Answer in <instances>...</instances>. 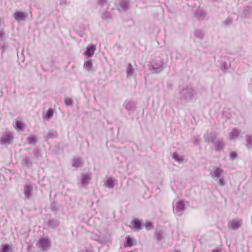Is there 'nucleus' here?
Instances as JSON below:
<instances>
[{
  "instance_id": "nucleus-45",
  "label": "nucleus",
  "mask_w": 252,
  "mask_h": 252,
  "mask_svg": "<svg viewBox=\"0 0 252 252\" xmlns=\"http://www.w3.org/2000/svg\"><path fill=\"white\" fill-rule=\"evenodd\" d=\"M16 126L17 128L19 129H22L23 128V126L22 123L19 121H17L16 122Z\"/></svg>"
},
{
  "instance_id": "nucleus-31",
  "label": "nucleus",
  "mask_w": 252,
  "mask_h": 252,
  "mask_svg": "<svg viewBox=\"0 0 252 252\" xmlns=\"http://www.w3.org/2000/svg\"><path fill=\"white\" fill-rule=\"evenodd\" d=\"M232 22L233 21L232 18L230 17H228L222 22V26H226L231 24Z\"/></svg>"
},
{
  "instance_id": "nucleus-38",
  "label": "nucleus",
  "mask_w": 252,
  "mask_h": 252,
  "mask_svg": "<svg viewBox=\"0 0 252 252\" xmlns=\"http://www.w3.org/2000/svg\"><path fill=\"white\" fill-rule=\"evenodd\" d=\"M107 187L109 189H112L114 187L113 181L112 179H109L107 180Z\"/></svg>"
},
{
  "instance_id": "nucleus-7",
  "label": "nucleus",
  "mask_w": 252,
  "mask_h": 252,
  "mask_svg": "<svg viewBox=\"0 0 252 252\" xmlns=\"http://www.w3.org/2000/svg\"><path fill=\"white\" fill-rule=\"evenodd\" d=\"M185 209V205L184 201L181 200L179 201L176 205V213L178 216L183 215L184 211Z\"/></svg>"
},
{
  "instance_id": "nucleus-36",
  "label": "nucleus",
  "mask_w": 252,
  "mask_h": 252,
  "mask_svg": "<svg viewBox=\"0 0 252 252\" xmlns=\"http://www.w3.org/2000/svg\"><path fill=\"white\" fill-rule=\"evenodd\" d=\"M172 158L176 161L178 162H181L182 161V158H181L178 154H174L172 156Z\"/></svg>"
},
{
  "instance_id": "nucleus-19",
  "label": "nucleus",
  "mask_w": 252,
  "mask_h": 252,
  "mask_svg": "<svg viewBox=\"0 0 252 252\" xmlns=\"http://www.w3.org/2000/svg\"><path fill=\"white\" fill-rule=\"evenodd\" d=\"M216 146V150L217 151H220L223 149L224 144L222 139H220L218 141L215 143Z\"/></svg>"
},
{
  "instance_id": "nucleus-22",
  "label": "nucleus",
  "mask_w": 252,
  "mask_h": 252,
  "mask_svg": "<svg viewBox=\"0 0 252 252\" xmlns=\"http://www.w3.org/2000/svg\"><path fill=\"white\" fill-rule=\"evenodd\" d=\"M223 173V170L219 168V167H216L215 171L214 172V175H212V178H220V174H222Z\"/></svg>"
},
{
  "instance_id": "nucleus-21",
  "label": "nucleus",
  "mask_w": 252,
  "mask_h": 252,
  "mask_svg": "<svg viewBox=\"0 0 252 252\" xmlns=\"http://www.w3.org/2000/svg\"><path fill=\"white\" fill-rule=\"evenodd\" d=\"M134 224V229L136 231L141 229V221L138 220H134L131 222Z\"/></svg>"
},
{
  "instance_id": "nucleus-11",
  "label": "nucleus",
  "mask_w": 252,
  "mask_h": 252,
  "mask_svg": "<svg viewBox=\"0 0 252 252\" xmlns=\"http://www.w3.org/2000/svg\"><path fill=\"white\" fill-rule=\"evenodd\" d=\"M126 73L128 78H130V77H135V70L130 63H129L127 65L126 69Z\"/></svg>"
},
{
  "instance_id": "nucleus-3",
  "label": "nucleus",
  "mask_w": 252,
  "mask_h": 252,
  "mask_svg": "<svg viewBox=\"0 0 252 252\" xmlns=\"http://www.w3.org/2000/svg\"><path fill=\"white\" fill-rule=\"evenodd\" d=\"M36 246L42 252L48 251L51 246L50 238L47 236L40 238Z\"/></svg>"
},
{
  "instance_id": "nucleus-30",
  "label": "nucleus",
  "mask_w": 252,
  "mask_h": 252,
  "mask_svg": "<svg viewBox=\"0 0 252 252\" xmlns=\"http://www.w3.org/2000/svg\"><path fill=\"white\" fill-rule=\"evenodd\" d=\"M252 11V8L251 6L247 5L244 7V13L246 15H248L251 14Z\"/></svg>"
},
{
  "instance_id": "nucleus-4",
  "label": "nucleus",
  "mask_w": 252,
  "mask_h": 252,
  "mask_svg": "<svg viewBox=\"0 0 252 252\" xmlns=\"http://www.w3.org/2000/svg\"><path fill=\"white\" fill-rule=\"evenodd\" d=\"M13 17L17 21H25L28 18V14L27 12L16 11L13 15Z\"/></svg>"
},
{
  "instance_id": "nucleus-8",
  "label": "nucleus",
  "mask_w": 252,
  "mask_h": 252,
  "mask_svg": "<svg viewBox=\"0 0 252 252\" xmlns=\"http://www.w3.org/2000/svg\"><path fill=\"white\" fill-rule=\"evenodd\" d=\"M95 50L96 47L94 44L89 45L86 48V50L84 52V55L86 56L88 58H90L94 55Z\"/></svg>"
},
{
  "instance_id": "nucleus-35",
  "label": "nucleus",
  "mask_w": 252,
  "mask_h": 252,
  "mask_svg": "<svg viewBox=\"0 0 252 252\" xmlns=\"http://www.w3.org/2000/svg\"><path fill=\"white\" fill-rule=\"evenodd\" d=\"M145 227L147 230H151L153 228V223L151 221H146Z\"/></svg>"
},
{
  "instance_id": "nucleus-29",
  "label": "nucleus",
  "mask_w": 252,
  "mask_h": 252,
  "mask_svg": "<svg viewBox=\"0 0 252 252\" xmlns=\"http://www.w3.org/2000/svg\"><path fill=\"white\" fill-rule=\"evenodd\" d=\"M230 63H227L226 62H223L220 64V69L222 70H227L230 67Z\"/></svg>"
},
{
  "instance_id": "nucleus-10",
  "label": "nucleus",
  "mask_w": 252,
  "mask_h": 252,
  "mask_svg": "<svg viewBox=\"0 0 252 252\" xmlns=\"http://www.w3.org/2000/svg\"><path fill=\"white\" fill-rule=\"evenodd\" d=\"M60 222L58 220L50 219L47 221L48 227L53 230H55L60 225Z\"/></svg>"
},
{
  "instance_id": "nucleus-47",
  "label": "nucleus",
  "mask_w": 252,
  "mask_h": 252,
  "mask_svg": "<svg viewBox=\"0 0 252 252\" xmlns=\"http://www.w3.org/2000/svg\"><path fill=\"white\" fill-rule=\"evenodd\" d=\"M202 12L201 11H197L196 12V15H199L200 16L202 15Z\"/></svg>"
},
{
  "instance_id": "nucleus-27",
  "label": "nucleus",
  "mask_w": 252,
  "mask_h": 252,
  "mask_svg": "<svg viewBox=\"0 0 252 252\" xmlns=\"http://www.w3.org/2000/svg\"><path fill=\"white\" fill-rule=\"evenodd\" d=\"M194 35L196 37L202 40L204 38L203 33L200 30H196L194 32Z\"/></svg>"
},
{
  "instance_id": "nucleus-17",
  "label": "nucleus",
  "mask_w": 252,
  "mask_h": 252,
  "mask_svg": "<svg viewBox=\"0 0 252 252\" xmlns=\"http://www.w3.org/2000/svg\"><path fill=\"white\" fill-rule=\"evenodd\" d=\"M84 69L87 71H90L93 67L92 60L89 58L84 63Z\"/></svg>"
},
{
  "instance_id": "nucleus-14",
  "label": "nucleus",
  "mask_w": 252,
  "mask_h": 252,
  "mask_svg": "<svg viewBox=\"0 0 252 252\" xmlns=\"http://www.w3.org/2000/svg\"><path fill=\"white\" fill-rule=\"evenodd\" d=\"M58 134L56 130L54 129L49 130L47 134L45 136L46 140L56 138L58 137Z\"/></svg>"
},
{
  "instance_id": "nucleus-6",
  "label": "nucleus",
  "mask_w": 252,
  "mask_h": 252,
  "mask_svg": "<svg viewBox=\"0 0 252 252\" xmlns=\"http://www.w3.org/2000/svg\"><path fill=\"white\" fill-rule=\"evenodd\" d=\"M124 107L128 112L129 115L134 113L136 111L135 104L131 101H126L124 103Z\"/></svg>"
},
{
  "instance_id": "nucleus-23",
  "label": "nucleus",
  "mask_w": 252,
  "mask_h": 252,
  "mask_svg": "<svg viewBox=\"0 0 252 252\" xmlns=\"http://www.w3.org/2000/svg\"><path fill=\"white\" fill-rule=\"evenodd\" d=\"M239 132L238 129L235 128H234L231 130V131L229 133V135L231 139H233L238 137V136L239 135Z\"/></svg>"
},
{
  "instance_id": "nucleus-42",
  "label": "nucleus",
  "mask_w": 252,
  "mask_h": 252,
  "mask_svg": "<svg viewBox=\"0 0 252 252\" xmlns=\"http://www.w3.org/2000/svg\"><path fill=\"white\" fill-rule=\"evenodd\" d=\"M50 209L53 212H56L57 210L56 208V203L55 201H53L51 203Z\"/></svg>"
},
{
  "instance_id": "nucleus-25",
  "label": "nucleus",
  "mask_w": 252,
  "mask_h": 252,
  "mask_svg": "<svg viewBox=\"0 0 252 252\" xmlns=\"http://www.w3.org/2000/svg\"><path fill=\"white\" fill-rule=\"evenodd\" d=\"M91 178L87 175H83L82 179L81 180V183L82 185H88Z\"/></svg>"
},
{
  "instance_id": "nucleus-20",
  "label": "nucleus",
  "mask_w": 252,
  "mask_h": 252,
  "mask_svg": "<svg viewBox=\"0 0 252 252\" xmlns=\"http://www.w3.org/2000/svg\"><path fill=\"white\" fill-rule=\"evenodd\" d=\"M32 191V188L29 186H27L24 188V193L25 196L26 197L27 199L30 198L31 193Z\"/></svg>"
},
{
  "instance_id": "nucleus-28",
  "label": "nucleus",
  "mask_w": 252,
  "mask_h": 252,
  "mask_svg": "<svg viewBox=\"0 0 252 252\" xmlns=\"http://www.w3.org/2000/svg\"><path fill=\"white\" fill-rule=\"evenodd\" d=\"M27 142L30 145H35L36 143V138L34 136L28 137L27 139Z\"/></svg>"
},
{
  "instance_id": "nucleus-43",
  "label": "nucleus",
  "mask_w": 252,
  "mask_h": 252,
  "mask_svg": "<svg viewBox=\"0 0 252 252\" xmlns=\"http://www.w3.org/2000/svg\"><path fill=\"white\" fill-rule=\"evenodd\" d=\"M155 235H156L157 240L158 241H159L162 239V236L161 233H158L157 232H156Z\"/></svg>"
},
{
  "instance_id": "nucleus-46",
  "label": "nucleus",
  "mask_w": 252,
  "mask_h": 252,
  "mask_svg": "<svg viewBox=\"0 0 252 252\" xmlns=\"http://www.w3.org/2000/svg\"><path fill=\"white\" fill-rule=\"evenodd\" d=\"M97 241H99L100 243H103L106 242V240H101L100 238H99V239L97 240Z\"/></svg>"
},
{
  "instance_id": "nucleus-33",
  "label": "nucleus",
  "mask_w": 252,
  "mask_h": 252,
  "mask_svg": "<svg viewBox=\"0 0 252 252\" xmlns=\"http://www.w3.org/2000/svg\"><path fill=\"white\" fill-rule=\"evenodd\" d=\"M64 103L67 106H71L73 105V100L71 98L66 97L64 99Z\"/></svg>"
},
{
  "instance_id": "nucleus-9",
  "label": "nucleus",
  "mask_w": 252,
  "mask_h": 252,
  "mask_svg": "<svg viewBox=\"0 0 252 252\" xmlns=\"http://www.w3.org/2000/svg\"><path fill=\"white\" fill-rule=\"evenodd\" d=\"M101 13V18L103 20L109 21L112 20V17L111 13L107 10H100Z\"/></svg>"
},
{
  "instance_id": "nucleus-32",
  "label": "nucleus",
  "mask_w": 252,
  "mask_h": 252,
  "mask_svg": "<svg viewBox=\"0 0 252 252\" xmlns=\"http://www.w3.org/2000/svg\"><path fill=\"white\" fill-rule=\"evenodd\" d=\"M2 246L3 248L1 250V252H12V250L8 245H4Z\"/></svg>"
},
{
  "instance_id": "nucleus-49",
  "label": "nucleus",
  "mask_w": 252,
  "mask_h": 252,
  "mask_svg": "<svg viewBox=\"0 0 252 252\" xmlns=\"http://www.w3.org/2000/svg\"><path fill=\"white\" fill-rule=\"evenodd\" d=\"M85 252H92L90 250H86Z\"/></svg>"
},
{
  "instance_id": "nucleus-41",
  "label": "nucleus",
  "mask_w": 252,
  "mask_h": 252,
  "mask_svg": "<svg viewBox=\"0 0 252 252\" xmlns=\"http://www.w3.org/2000/svg\"><path fill=\"white\" fill-rule=\"evenodd\" d=\"M237 157V153L235 152H231L229 154V158L232 160L235 159Z\"/></svg>"
},
{
  "instance_id": "nucleus-2",
  "label": "nucleus",
  "mask_w": 252,
  "mask_h": 252,
  "mask_svg": "<svg viewBox=\"0 0 252 252\" xmlns=\"http://www.w3.org/2000/svg\"><path fill=\"white\" fill-rule=\"evenodd\" d=\"M195 95L193 89L189 87L183 88L180 92V98L189 101L195 99Z\"/></svg>"
},
{
  "instance_id": "nucleus-37",
  "label": "nucleus",
  "mask_w": 252,
  "mask_h": 252,
  "mask_svg": "<svg viewBox=\"0 0 252 252\" xmlns=\"http://www.w3.org/2000/svg\"><path fill=\"white\" fill-rule=\"evenodd\" d=\"M126 246L131 247L133 245L132 241L131 239L129 237H126Z\"/></svg>"
},
{
  "instance_id": "nucleus-18",
  "label": "nucleus",
  "mask_w": 252,
  "mask_h": 252,
  "mask_svg": "<svg viewBox=\"0 0 252 252\" xmlns=\"http://www.w3.org/2000/svg\"><path fill=\"white\" fill-rule=\"evenodd\" d=\"M98 1L101 7L100 10H108L109 4L106 0H98Z\"/></svg>"
},
{
  "instance_id": "nucleus-40",
  "label": "nucleus",
  "mask_w": 252,
  "mask_h": 252,
  "mask_svg": "<svg viewBox=\"0 0 252 252\" xmlns=\"http://www.w3.org/2000/svg\"><path fill=\"white\" fill-rule=\"evenodd\" d=\"M5 38L6 35L3 29L0 30V40H3Z\"/></svg>"
},
{
  "instance_id": "nucleus-48",
  "label": "nucleus",
  "mask_w": 252,
  "mask_h": 252,
  "mask_svg": "<svg viewBox=\"0 0 252 252\" xmlns=\"http://www.w3.org/2000/svg\"><path fill=\"white\" fill-rule=\"evenodd\" d=\"M212 252H220L219 250H217V249H214V250H212Z\"/></svg>"
},
{
  "instance_id": "nucleus-1",
  "label": "nucleus",
  "mask_w": 252,
  "mask_h": 252,
  "mask_svg": "<svg viewBox=\"0 0 252 252\" xmlns=\"http://www.w3.org/2000/svg\"><path fill=\"white\" fill-rule=\"evenodd\" d=\"M166 66V65L163 63L161 58L158 57L153 59L150 62V70H152L153 73H159Z\"/></svg>"
},
{
  "instance_id": "nucleus-34",
  "label": "nucleus",
  "mask_w": 252,
  "mask_h": 252,
  "mask_svg": "<svg viewBox=\"0 0 252 252\" xmlns=\"http://www.w3.org/2000/svg\"><path fill=\"white\" fill-rule=\"evenodd\" d=\"M53 109L52 108H49L46 113V117L47 118L48 120H49L53 116Z\"/></svg>"
},
{
  "instance_id": "nucleus-5",
  "label": "nucleus",
  "mask_w": 252,
  "mask_h": 252,
  "mask_svg": "<svg viewBox=\"0 0 252 252\" xmlns=\"http://www.w3.org/2000/svg\"><path fill=\"white\" fill-rule=\"evenodd\" d=\"M13 140V137L9 132L2 135L0 137V142L2 145H10Z\"/></svg>"
},
{
  "instance_id": "nucleus-26",
  "label": "nucleus",
  "mask_w": 252,
  "mask_h": 252,
  "mask_svg": "<svg viewBox=\"0 0 252 252\" xmlns=\"http://www.w3.org/2000/svg\"><path fill=\"white\" fill-rule=\"evenodd\" d=\"M23 164L26 167L31 166L32 164V162L29 157H26L23 159Z\"/></svg>"
},
{
  "instance_id": "nucleus-44",
  "label": "nucleus",
  "mask_w": 252,
  "mask_h": 252,
  "mask_svg": "<svg viewBox=\"0 0 252 252\" xmlns=\"http://www.w3.org/2000/svg\"><path fill=\"white\" fill-rule=\"evenodd\" d=\"M33 154H34V156L36 157V158H38L39 156H40V152H39V151L38 149H35L33 150Z\"/></svg>"
},
{
  "instance_id": "nucleus-39",
  "label": "nucleus",
  "mask_w": 252,
  "mask_h": 252,
  "mask_svg": "<svg viewBox=\"0 0 252 252\" xmlns=\"http://www.w3.org/2000/svg\"><path fill=\"white\" fill-rule=\"evenodd\" d=\"M218 184L221 187H223L225 185V182L224 181V177H221L219 178V180L218 182Z\"/></svg>"
},
{
  "instance_id": "nucleus-24",
  "label": "nucleus",
  "mask_w": 252,
  "mask_h": 252,
  "mask_svg": "<svg viewBox=\"0 0 252 252\" xmlns=\"http://www.w3.org/2000/svg\"><path fill=\"white\" fill-rule=\"evenodd\" d=\"M241 226L240 221L233 220L231 222V227L234 230H237Z\"/></svg>"
},
{
  "instance_id": "nucleus-15",
  "label": "nucleus",
  "mask_w": 252,
  "mask_h": 252,
  "mask_svg": "<svg viewBox=\"0 0 252 252\" xmlns=\"http://www.w3.org/2000/svg\"><path fill=\"white\" fill-rule=\"evenodd\" d=\"M130 1L129 0H122L120 7L124 11H126L130 8Z\"/></svg>"
},
{
  "instance_id": "nucleus-12",
  "label": "nucleus",
  "mask_w": 252,
  "mask_h": 252,
  "mask_svg": "<svg viewBox=\"0 0 252 252\" xmlns=\"http://www.w3.org/2000/svg\"><path fill=\"white\" fill-rule=\"evenodd\" d=\"M246 144L247 149L250 150L252 149V135L247 134L245 135Z\"/></svg>"
},
{
  "instance_id": "nucleus-16",
  "label": "nucleus",
  "mask_w": 252,
  "mask_h": 252,
  "mask_svg": "<svg viewBox=\"0 0 252 252\" xmlns=\"http://www.w3.org/2000/svg\"><path fill=\"white\" fill-rule=\"evenodd\" d=\"M83 161L80 158H76L73 159L72 166L75 168L81 167L83 165Z\"/></svg>"
},
{
  "instance_id": "nucleus-13",
  "label": "nucleus",
  "mask_w": 252,
  "mask_h": 252,
  "mask_svg": "<svg viewBox=\"0 0 252 252\" xmlns=\"http://www.w3.org/2000/svg\"><path fill=\"white\" fill-rule=\"evenodd\" d=\"M204 139L206 142L215 144L216 139V135L214 134L209 133L204 136Z\"/></svg>"
}]
</instances>
